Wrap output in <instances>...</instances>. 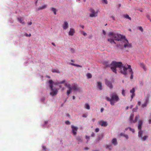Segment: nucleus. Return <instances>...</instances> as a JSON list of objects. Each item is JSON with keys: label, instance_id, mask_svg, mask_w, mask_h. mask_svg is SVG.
<instances>
[{"label": "nucleus", "instance_id": "f257e3e1", "mask_svg": "<svg viewBox=\"0 0 151 151\" xmlns=\"http://www.w3.org/2000/svg\"><path fill=\"white\" fill-rule=\"evenodd\" d=\"M109 36L112 39H108V41L111 43H114L116 44L114 41V40L119 41V44H116L117 46L122 47L124 46V47H130L132 46L131 44L129 43L128 40L125 38V37L123 36L120 34H116L113 32H111L109 33Z\"/></svg>", "mask_w": 151, "mask_h": 151}, {"label": "nucleus", "instance_id": "f03ea898", "mask_svg": "<svg viewBox=\"0 0 151 151\" xmlns=\"http://www.w3.org/2000/svg\"><path fill=\"white\" fill-rule=\"evenodd\" d=\"M111 68L113 71L116 73V68H119L121 73L126 75L127 74V68L125 65L124 66L121 62L113 61L111 64Z\"/></svg>", "mask_w": 151, "mask_h": 151}, {"label": "nucleus", "instance_id": "7ed1b4c3", "mask_svg": "<svg viewBox=\"0 0 151 151\" xmlns=\"http://www.w3.org/2000/svg\"><path fill=\"white\" fill-rule=\"evenodd\" d=\"M65 81V80H63L60 82H54L51 80H50L49 81V83L50 84L49 86L50 88L51 92L50 93V95L52 96H54L56 95L58 91V89L56 88H53V85H58V84H62L64 83Z\"/></svg>", "mask_w": 151, "mask_h": 151}, {"label": "nucleus", "instance_id": "20e7f679", "mask_svg": "<svg viewBox=\"0 0 151 151\" xmlns=\"http://www.w3.org/2000/svg\"><path fill=\"white\" fill-rule=\"evenodd\" d=\"M110 96L111 98L107 97L106 98V99L107 101H110V104L112 106L114 105L115 103L119 100V96L116 93L112 92L110 94Z\"/></svg>", "mask_w": 151, "mask_h": 151}, {"label": "nucleus", "instance_id": "39448f33", "mask_svg": "<svg viewBox=\"0 0 151 151\" xmlns=\"http://www.w3.org/2000/svg\"><path fill=\"white\" fill-rule=\"evenodd\" d=\"M142 124V121L140 120L139 121L138 126V128L139 129L138 136L139 137H141L142 135L143 134V131H142L141 129Z\"/></svg>", "mask_w": 151, "mask_h": 151}, {"label": "nucleus", "instance_id": "423d86ee", "mask_svg": "<svg viewBox=\"0 0 151 151\" xmlns=\"http://www.w3.org/2000/svg\"><path fill=\"white\" fill-rule=\"evenodd\" d=\"M134 117V115L133 114H131L130 118H129V121L130 123H135L137 122V119L139 118V116H137L135 117V119L134 120H133Z\"/></svg>", "mask_w": 151, "mask_h": 151}, {"label": "nucleus", "instance_id": "0eeeda50", "mask_svg": "<svg viewBox=\"0 0 151 151\" xmlns=\"http://www.w3.org/2000/svg\"><path fill=\"white\" fill-rule=\"evenodd\" d=\"M105 83L110 89H112L113 88V86L111 83L107 79L105 80Z\"/></svg>", "mask_w": 151, "mask_h": 151}, {"label": "nucleus", "instance_id": "6e6552de", "mask_svg": "<svg viewBox=\"0 0 151 151\" xmlns=\"http://www.w3.org/2000/svg\"><path fill=\"white\" fill-rule=\"evenodd\" d=\"M71 127L72 128V133L73 135H76L77 134V131L78 130V128L73 125L71 126Z\"/></svg>", "mask_w": 151, "mask_h": 151}, {"label": "nucleus", "instance_id": "1a4fd4ad", "mask_svg": "<svg viewBox=\"0 0 151 151\" xmlns=\"http://www.w3.org/2000/svg\"><path fill=\"white\" fill-rule=\"evenodd\" d=\"M91 13L90 14V17H96L97 16V12H95L93 9H91Z\"/></svg>", "mask_w": 151, "mask_h": 151}, {"label": "nucleus", "instance_id": "9d476101", "mask_svg": "<svg viewBox=\"0 0 151 151\" xmlns=\"http://www.w3.org/2000/svg\"><path fill=\"white\" fill-rule=\"evenodd\" d=\"M98 124L101 126L106 127L107 125V123L106 122L103 121H99L98 122Z\"/></svg>", "mask_w": 151, "mask_h": 151}, {"label": "nucleus", "instance_id": "9b49d317", "mask_svg": "<svg viewBox=\"0 0 151 151\" xmlns=\"http://www.w3.org/2000/svg\"><path fill=\"white\" fill-rule=\"evenodd\" d=\"M71 90H76L77 91H80V89L78 87L77 84H74L72 86Z\"/></svg>", "mask_w": 151, "mask_h": 151}, {"label": "nucleus", "instance_id": "f8f14e48", "mask_svg": "<svg viewBox=\"0 0 151 151\" xmlns=\"http://www.w3.org/2000/svg\"><path fill=\"white\" fill-rule=\"evenodd\" d=\"M63 27L64 29H66L68 27V23L67 22H65L63 25Z\"/></svg>", "mask_w": 151, "mask_h": 151}, {"label": "nucleus", "instance_id": "ddd939ff", "mask_svg": "<svg viewBox=\"0 0 151 151\" xmlns=\"http://www.w3.org/2000/svg\"><path fill=\"white\" fill-rule=\"evenodd\" d=\"M75 32L74 29L73 28H71L68 32V34L69 35L73 36Z\"/></svg>", "mask_w": 151, "mask_h": 151}, {"label": "nucleus", "instance_id": "4468645a", "mask_svg": "<svg viewBox=\"0 0 151 151\" xmlns=\"http://www.w3.org/2000/svg\"><path fill=\"white\" fill-rule=\"evenodd\" d=\"M47 6V4H45L43 6H40L37 8V11H39L40 10L46 9Z\"/></svg>", "mask_w": 151, "mask_h": 151}, {"label": "nucleus", "instance_id": "2eb2a0df", "mask_svg": "<svg viewBox=\"0 0 151 151\" xmlns=\"http://www.w3.org/2000/svg\"><path fill=\"white\" fill-rule=\"evenodd\" d=\"M17 20L23 24H24L25 23V22L24 21V19L21 17H19L17 18Z\"/></svg>", "mask_w": 151, "mask_h": 151}, {"label": "nucleus", "instance_id": "dca6fc26", "mask_svg": "<svg viewBox=\"0 0 151 151\" xmlns=\"http://www.w3.org/2000/svg\"><path fill=\"white\" fill-rule=\"evenodd\" d=\"M135 90L134 88H133L132 89L130 90V92L132 93V95L131 96V99H132L133 97L135 96V94L134 93Z\"/></svg>", "mask_w": 151, "mask_h": 151}, {"label": "nucleus", "instance_id": "f3484780", "mask_svg": "<svg viewBox=\"0 0 151 151\" xmlns=\"http://www.w3.org/2000/svg\"><path fill=\"white\" fill-rule=\"evenodd\" d=\"M97 86L98 87L99 90H101L102 89V83L101 82H97Z\"/></svg>", "mask_w": 151, "mask_h": 151}, {"label": "nucleus", "instance_id": "a211bd4d", "mask_svg": "<svg viewBox=\"0 0 151 151\" xmlns=\"http://www.w3.org/2000/svg\"><path fill=\"white\" fill-rule=\"evenodd\" d=\"M149 101V99H146L145 102L144 104H143L142 105V107L143 108L146 107L147 106V104L148 103Z\"/></svg>", "mask_w": 151, "mask_h": 151}, {"label": "nucleus", "instance_id": "6ab92c4d", "mask_svg": "<svg viewBox=\"0 0 151 151\" xmlns=\"http://www.w3.org/2000/svg\"><path fill=\"white\" fill-rule=\"evenodd\" d=\"M103 64L106 67L107 66H109L110 65L109 63L107 61H105L103 62Z\"/></svg>", "mask_w": 151, "mask_h": 151}, {"label": "nucleus", "instance_id": "aec40b11", "mask_svg": "<svg viewBox=\"0 0 151 151\" xmlns=\"http://www.w3.org/2000/svg\"><path fill=\"white\" fill-rule=\"evenodd\" d=\"M84 107L85 109L89 110L90 109V106L89 104L88 103H86L85 104Z\"/></svg>", "mask_w": 151, "mask_h": 151}, {"label": "nucleus", "instance_id": "412c9836", "mask_svg": "<svg viewBox=\"0 0 151 151\" xmlns=\"http://www.w3.org/2000/svg\"><path fill=\"white\" fill-rule=\"evenodd\" d=\"M50 9L51 11L53 12V13L54 14L56 15V11L57 10L56 9L52 7L50 8Z\"/></svg>", "mask_w": 151, "mask_h": 151}, {"label": "nucleus", "instance_id": "4be33fe9", "mask_svg": "<svg viewBox=\"0 0 151 151\" xmlns=\"http://www.w3.org/2000/svg\"><path fill=\"white\" fill-rule=\"evenodd\" d=\"M127 65L128 66V67L127 68V69L128 68L129 69V72H130L131 73H133L132 69L131 68V66L130 65H128L127 64Z\"/></svg>", "mask_w": 151, "mask_h": 151}, {"label": "nucleus", "instance_id": "5701e85b", "mask_svg": "<svg viewBox=\"0 0 151 151\" xmlns=\"http://www.w3.org/2000/svg\"><path fill=\"white\" fill-rule=\"evenodd\" d=\"M112 143L114 145H116L117 144L116 139V138H114L112 139Z\"/></svg>", "mask_w": 151, "mask_h": 151}, {"label": "nucleus", "instance_id": "b1692460", "mask_svg": "<svg viewBox=\"0 0 151 151\" xmlns=\"http://www.w3.org/2000/svg\"><path fill=\"white\" fill-rule=\"evenodd\" d=\"M140 66L143 68L145 70H146V68L144 64L143 63H141L140 64Z\"/></svg>", "mask_w": 151, "mask_h": 151}, {"label": "nucleus", "instance_id": "393cba45", "mask_svg": "<svg viewBox=\"0 0 151 151\" xmlns=\"http://www.w3.org/2000/svg\"><path fill=\"white\" fill-rule=\"evenodd\" d=\"M142 135L141 137H140L141 138V139L143 141L145 140L148 137V136H145L143 137H142Z\"/></svg>", "mask_w": 151, "mask_h": 151}, {"label": "nucleus", "instance_id": "a878e982", "mask_svg": "<svg viewBox=\"0 0 151 151\" xmlns=\"http://www.w3.org/2000/svg\"><path fill=\"white\" fill-rule=\"evenodd\" d=\"M70 64L72 65L76 66L77 67H81V68L82 67V66L80 65H77V64H74L73 63H70Z\"/></svg>", "mask_w": 151, "mask_h": 151}, {"label": "nucleus", "instance_id": "bb28decb", "mask_svg": "<svg viewBox=\"0 0 151 151\" xmlns=\"http://www.w3.org/2000/svg\"><path fill=\"white\" fill-rule=\"evenodd\" d=\"M124 17L130 20H131V18L129 16L128 14H125L124 15Z\"/></svg>", "mask_w": 151, "mask_h": 151}, {"label": "nucleus", "instance_id": "cd10ccee", "mask_svg": "<svg viewBox=\"0 0 151 151\" xmlns=\"http://www.w3.org/2000/svg\"><path fill=\"white\" fill-rule=\"evenodd\" d=\"M76 139L78 142H81L82 141L81 138L79 136H77L76 137Z\"/></svg>", "mask_w": 151, "mask_h": 151}, {"label": "nucleus", "instance_id": "c85d7f7f", "mask_svg": "<svg viewBox=\"0 0 151 151\" xmlns=\"http://www.w3.org/2000/svg\"><path fill=\"white\" fill-rule=\"evenodd\" d=\"M81 33L84 36H87V34L83 30H81Z\"/></svg>", "mask_w": 151, "mask_h": 151}, {"label": "nucleus", "instance_id": "c756f323", "mask_svg": "<svg viewBox=\"0 0 151 151\" xmlns=\"http://www.w3.org/2000/svg\"><path fill=\"white\" fill-rule=\"evenodd\" d=\"M69 89L67 90V95H68L70 93L71 90V88H69Z\"/></svg>", "mask_w": 151, "mask_h": 151}, {"label": "nucleus", "instance_id": "7c9ffc66", "mask_svg": "<svg viewBox=\"0 0 151 151\" xmlns=\"http://www.w3.org/2000/svg\"><path fill=\"white\" fill-rule=\"evenodd\" d=\"M87 77L88 78H91L92 77V75L90 73H88L87 74Z\"/></svg>", "mask_w": 151, "mask_h": 151}, {"label": "nucleus", "instance_id": "2f4dec72", "mask_svg": "<svg viewBox=\"0 0 151 151\" xmlns=\"http://www.w3.org/2000/svg\"><path fill=\"white\" fill-rule=\"evenodd\" d=\"M120 135L121 136H124L126 138V139H128V135H127L124 134H122V133H121L120 134Z\"/></svg>", "mask_w": 151, "mask_h": 151}, {"label": "nucleus", "instance_id": "473e14b6", "mask_svg": "<svg viewBox=\"0 0 151 151\" xmlns=\"http://www.w3.org/2000/svg\"><path fill=\"white\" fill-rule=\"evenodd\" d=\"M52 72L53 73H59V71L58 70L54 69L52 70Z\"/></svg>", "mask_w": 151, "mask_h": 151}, {"label": "nucleus", "instance_id": "72a5a7b5", "mask_svg": "<svg viewBox=\"0 0 151 151\" xmlns=\"http://www.w3.org/2000/svg\"><path fill=\"white\" fill-rule=\"evenodd\" d=\"M65 86L68 87L69 88H71L70 87V85L69 84H67V83H65Z\"/></svg>", "mask_w": 151, "mask_h": 151}, {"label": "nucleus", "instance_id": "f704fd0d", "mask_svg": "<svg viewBox=\"0 0 151 151\" xmlns=\"http://www.w3.org/2000/svg\"><path fill=\"white\" fill-rule=\"evenodd\" d=\"M111 146V145H106V148L109 149V150H111V149L109 148V147H110Z\"/></svg>", "mask_w": 151, "mask_h": 151}, {"label": "nucleus", "instance_id": "c9c22d12", "mask_svg": "<svg viewBox=\"0 0 151 151\" xmlns=\"http://www.w3.org/2000/svg\"><path fill=\"white\" fill-rule=\"evenodd\" d=\"M139 29L142 32H143V29L142 28L141 26H139L138 27Z\"/></svg>", "mask_w": 151, "mask_h": 151}, {"label": "nucleus", "instance_id": "e433bc0d", "mask_svg": "<svg viewBox=\"0 0 151 151\" xmlns=\"http://www.w3.org/2000/svg\"><path fill=\"white\" fill-rule=\"evenodd\" d=\"M24 35L26 37H30L31 36V35L30 34H29V35L27 33H25L24 34Z\"/></svg>", "mask_w": 151, "mask_h": 151}, {"label": "nucleus", "instance_id": "4c0bfd02", "mask_svg": "<svg viewBox=\"0 0 151 151\" xmlns=\"http://www.w3.org/2000/svg\"><path fill=\"white\" fill-rule=\"evenodd\" d=\"M122 95L123 96H125V91L123 89L122 90Z\"/></svg>", "mask_w": 151, "mask_h": 151}, {"label": "nucleus", "instance_id": "58836bf2", "mask_svg": "<svg viewBox=\"0 0 151 151\" xmlns=\"http://www.w3.org/2000/svg\"><path fill=\"white\" fill-rule=\"evenodd\" d=\"M133 73H131V76H130V78L131 79H133Z\"/></svg>", "mask_w": 151, "mask_h": 151}, {"label": "nucleus", "instance_id": "ea45409f", "mask_svg": "<svg viewBox=\"0 0 151 151\" xmlns=\"http://www.w3.org/2000/svg\"><path fill=\"white\" fill-rule=\"evenodd\" d=\"M129 129L133 133L134 132V129H132L130 127L129 128Z\"/></svg>", "mask_w": 151, "mask_h": 151}, {"label": "nucleus", "instance_id": "a19ab883", "mask_svg": "<svg viewBox=\"0 0 151 151\" xmlns=\"http://www.w3.org/2000/svg\"><path fill=\"white\" fill-rule=\"evenodd\" d=\"M65 123L67 125H69L70 124V122L68 121H66L65 122Z\"/></svg>", "mask_w": 151, "mask_h": 151}, {"label": "nucleus", "instance_id": "79ce46f5", "mask_svg": "<svg viewBox=\"0 0 151 151\" xmlns=\"http://www.w3.org/2000/svg\"><path fill=\"white\" fill-rule=\"evenodd\" d=\"M99 128H97L95 129V132H97L99 131Z\"/></svg>", "mask_w": 151, "mask_h": 151}, {"label": "nucleus", "instance_id": "37998d69", "mask_svg": "<svg viewBox=\"0 0 151 151\" xmlns=\"http://www.w3.org/2000/svg\"><path fill=\"white\" fill-rule=\"evenodd\" d=\"M103 1L104 3H105L106 4H107V0H103Z\"/></svg>", "mask_w": 151, "mask_h": 151}, {"label": "nucleus", "instance_id": "c03bdc74", "mask_svg": "<svg viewBox=\"0 0 151 151\" xmlns=\"http://www.w3.org/2000/svg\"><path fill=\"white\" fill-rule=\"evenodd\" d=\"M70 50L71 52L72 53H74V50L73 48H71L70 49Z\"/></svg>", "mask_w": 151, "mask_h": 151}, {"label": "nucleus", "instance_id": "a18cd8bd", "mask_svg": "<svg viewBox=\"0 0 151 151\" xmlns=\"http://www.w3.org/2000/svg\"><path fill=\"white\" fill-rule=\"evenodd\" d=\"M139 84L141 86H142L143 85V83L142 81H141L139 83Z\"/></svg>", "mask_w": 151, "mask_h": 151}, {"label": "nucleus", "instance_id": "49530a36", "mask_svg": "<svg viewBox=\"0 0 151 151\" xmlns=\"http://www.w3.org/2000/svg\"><path fill=\"white\" fill-rule=\"evenodd\" d=\"M111 17L112 18V19L113 20H115V17H114L113 16H111Z\"/></svg>", "mask_w": 151, "mask_h": 151}, {"label": "nucleus", "instance_id": "de8ad7c7", "mask_svg": "<svg viewBox=\"0 0 151 151\" xmlns=\"http://www.w3.org/2000/svg\"><path fill=\"white\" fill-rule=\"evenodd\" d=\"M141 104V102L139 101L138 102L137 104L139 106H140V104Z\"/></svg>", "mask_w": 151, "mask_h": 151}, {"label": "nucleus", "instance_id": "09e8293b", "mask_svg": "<svg viewBox=\"0 0 151 151\" xmlns=\"http://www.w3.org/2000/svg\"><path fill=\"white\" fill-rule=\"evenodd\" d=\"M32 24V22H29L28 23V24L29 25H31Z\"/></svg>", "mask_w": 151, "mask_h": 151}, {"label": "nucleus", "instance_id": "8fccbe9b", "mask_svg": "<svg viewBox=\"0 0 151 151\" xmlns=\"http://www.w3.org/2000/svg\"><path fill=\"white\" fill-rule=\"evenodd\" d=\"M103 32L104 35H105L106 34V32L104 30H103Z\"/></svg>", "mask_w": 151, "mask_h": 151}, {"label": "nucleus", "instance_id": "3c124183", "mask_svg": "<svg viewBox=\"0 0 151 151\" xmlns=\"http://www.w3.org/2000/svg\"><path fill=\"white\" fill-rule=\"evenodd\" d=\"M89 149V148L88 147H86L85 148V150H88Z\"/></svg>", "mask_w": 151, "mask_h": 151}, {"label": "nucleus", "instance_id": "603ef678", "mask_svg": "<svg viewBox=\"0 0 151 151\" xmlns=\"http://www.w3.org/2000/svg\"><path fill=\"white\" fill-rule=\"evenodd\" d=\"M149 124L151 123V119H150L149 120Z\"/></svg>", "mask_w": 151, "mask_h": 151}, {"label": "nucleus", "instance_id": "864d4df0", "mask_svg": "<svg viewBox=\"0 0 151 151\" xmlns=\"http://www.w3.org/2000/svg\"><path fill=\"white\" fill-rule=\"evenodd\" d=\"M95 136V134L94 133H93L92 134H91V136L92 137H94Z\"/></svg>", "mask_w": 151, "mask_h": 151}, {"label": "nucleus", "instance_id": "5fc2aeb1", "mask_svg": "<svg viewBox=\"0 0 151 151\" xmlns=\"http://www.w3.org/2000/svg\"><path fill=\"white\" fill-rule=\"evenodd\" d=\"M104 109L103 108H102L101 109V112H102L103 111Z\"/></svg>", "mask_w": 151, "mask_h": 151}, {"label": "nucleus", "instance_id": "6e6d98bb", "mask_svg": "<svg viewBox=\"0 0 151 151\" xmlns=\"http://www.w3.org/2000/svg\"><path fill=\"white\" fill-rule=\"evenodd\" d=\"M81 27L83 29L84 28V26L83 25H82Z\"/></svg>", "mask_w": 151, "mask_h": 151}, {"label": "nucleus", "instance_id": "4d7b16f0", "mask_svg": "<svg viewBox=\"0 0 151 151\" xmlns=\"http://www.w3.org/2000/svg\"><path fill=\"white\" fill-rule=\"evenodd\" d=\"M95 119H92V121H93V122H94L95 121Z\"/></svg>", "mask_w": 151, "mask_h": 151}, {"label": "nucleus", "instance_id": "13d9d810", "mask_svg": "<svg viewBox=\"0 0 151 151\" xmlns=\"http://www.w3.org/2000/svg\"><path fill=\"white\" fill-rule=\"evenodd\" d=\"M73 99H75V96H73Z\"/></svg>", "mask_w": 151, "mask_h": 151}, {"label": "nucleus", "instance_id": "bf43d9fd", "mask_svg": "<svg viewBox=\"0 0 151 151\" xmlns=\"http://www.w3.org/2000/svg\"><path fill=\"white\" fill-rule=\"evenodd\" d=\"M52 44L53 45H54V46H55V43H53V42H52Z\"/></svg>", "mask_w": 151, "mask_h": 151}, {"label": "nucleus", "instance_id": "052dcab7", "mask_svg": "<svg viewBox=\"0 0 151 151\" xmlns=\"http://www.w3.org/2000/svg\"><path fill=\"white\" fill-rule=\"evenodd\" d=\"M147 18L149 19V16L148 15H147Z\"/></svg>", "mask_w": 151, "mask_h": 151}, {"label": "nucleus", "instance_id": "680f3d73", "mask_svg": "<svg viewBox=\"0 0 151 151\" xmlns=\"http://www.w3.org/2000/svg\"><path fill=\"white\" fill-rule=\"evenodd\" d=\"M83 117H86V116L85 115H83Z\"/></svg>", "mask_w": 151, "mask_h": 151}, {"label": "nucleus", "instance_id": "e2e57ef3", "mask_svg": "<svg viewBox=\"0 0 151 151\" xmlns=\"http://www.w3.org/2000/svg\"><path fill=\"white\" fill-rule=\"evenodd\" d=\"M129 108V107L128 106H127V107H126V110H127Z\"/></svg>", "mask_w": 151, "mask_h": 151}, {"label": "nucleus", "instance_id": "0e129e2a", "mask_svg": "<svg viewBox=\"0 0 151 151\" xmlns=\"http://www.w3.org/2000/svg\"><path fill=\"white\" fill-rule=\"evenodd\" d=\"M45 123L46 124L47 123V122H45Z\"/></svg>", "mask_w": 151, "mask_h": 151}, {"label": "nucleus", "instance_id": "69168bd1", "mask_svg": "<svg viewBox=\"0 0 151 151\" xmlns=\"http://www.w3.org/2000/svg\"><path fill=\"white\" fill-rule=\"evenodd\" d=\"M71 61L72 62H74V61H73V60H71Z\"/></svg>", "mask_w": 151, "mask_h": 151}, {"label": "nucleus", "instance_id": "338daca9", "mask_svg": "<svg viewBox=\"0 0 151 151\" xmlns=\"http://www.w3.org/2000/svg\"><path fill=\"white\" fill-rule=\"evenodd\" d=\"M59 87L60 88H61V85H60L59 86Z\"/></svg>", "mask_w": 151, "mask_h": 151}, {"label": "nucleus", "instance_id": "774afa93", "mask_svg": "<svg viewBox=\"0 0 151 151\" xmlns=\"http://www.w3.org/2000/svg\"><path fill=\"white\" fill-rule=\"evenodd\" d=\"M64 89V88H62V90H63Z\"/></svg>", "mask_w": 151, "mask_h": 151}]
</instances>
